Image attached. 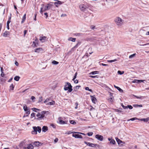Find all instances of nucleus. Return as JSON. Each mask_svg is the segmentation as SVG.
<instances>
[{
  "mask_svg": "<svg viewBox=\"0 0 149 149\" xmlns=\"http://www.w3.org/2000/svg\"><path fill=\"white\" fill-rule=\"evenodd\" d=\"M49 100V99H47L44 102V103H47L48 102Z\"/></svg>",
  "mask_w": 149,
  "mask_h": 149,
  "instance_id": "53",
  "label": "nucleus"
},
{
  "mask_svg": "<svg viewBox=\"0 0 149 149\" xmlns=\"http://www.w3.org/2000/svg\"><path fill=\"white\" fill-rule=\"evenodd\" d=\"M58 139L57 138H56L54 140V142L55 143H56L58 142Z\"/></svg>",
  "mask_w": 149,
  "mask_h": 149,
  "instance_id": "56",
  "label": "nucleus"
},
{
  "mask_svg": "<svg viewBox=\"0 0 149 149\" xmlns=\"http://www.w3.org/2000/svg\"><path fill=\"white\" fill-rule=\"evenodd\" d=\"M55 104V102L54 101H52V102H49L47 103H46V104L47 105H53Z\"/></svg>",
  "mask_w": 149,
  "mask_h": 149,
  "instance_id": "26",
  "label": "nucleus"
},
{
  "mask_svg": "<svg viewBox=\"0 0 149 149\" xmlns=\"http://www.w3.org/2000/svg\"><path fill=\"white\" fill-rule=\"evenodd\" d=\"M36 99L35 97L33 96H32L31 97V99L32 100H35Z\"/></svg>",
  "mask_w": 149,
  "mask_h": 149,
  "instance_id": "63",
  "label": "nucleus"
},
{
  "mask_svg": "<svg viewBox=\"0 0 149 149\" xmlns=\"http://www.w3.org/2000/svg\"><path fill=\"white\" fill-rule=\"evenodd\" d=\"M77 72H76L75 73V75L74 77L72 79V81H74V79L76 78L77 76Z\"/></svg>",
  "mask_w": 149,
  "mask_h": 149,
  "instance_id": "46",
  "label": "nucleus"
},
{
  "mask_svg": "<svg viewBox=\"0 0 149 149\" xmlns=\"http://www.w3.org/2000/svg\"><path fill=\"white\" fill-rule=\"evenodd\" d=\"M90 96L92 102L94 104L95 103V102L97 101L96 99L93 96L91 95Z\"/></svg>",
  "mask_w": 149,
  "mask_h": 149,
  "instance_id": "16",
  "label": "nucleus"
},
{
  "mask_svg": "<svg viewBox=\"0 0 149 149\" xmlns=\"http://www.w3.org/2000/svg\"><path fill=\"white\" fill-rule=\"evenodd\" d=\"M67 121H64L62 120H59L58 123L60 124H63L67 123Z\"/></svg>",
  "mask_w": 149,
  "mask_h": 149,
  "instance_id": "23",
  "label": "nucleus"
},
{
  "mask_svg": "<svg viewBox=\"0 0 149 149\" xmlns=\"http://www.w3.org/2000/svg\"><path fill=\"white\" fill-rule=\"evenodd\" d=\"M89 77H91V78H98V76L97 75H95V76L90 75L89 76Z\"/></svg>",
  "mask_w": 149,
  "mask_h": 149,
  "instance_id": "48",
  "label": "nucleus"
},
{
  "mask_svg": "<svg viewBox=\"0 0 149 149\" xmlns=\"http://www.w3.org/2000/svg\"><path fill=\"white\" fill-rule=\"evenodd\" d=\"M42 101V97H41L39 98V102H41Z\"/></svg>",
  "mask_w": 149,
  "mask_h": 149,
  "instance_id": "58",
  "label": "nucleus"
},
{
  "mask_svg": "<svg viewBox=\"0 0 149 149\" xmlns=\"http://www.w3.org/2000/svg\"><path fill=\"white\" fill-rule=\"evenodd\" d=\"M44 50L42 48H38L35 49V52L37 53H39L43 51Z\"/></svg>",
  "mask_w": 149,
  "mask_h": 149,
  "instance_id": "11",
  "label": "nucleus"
},
{
  "mask_svg": "<svg viewBox=\"0 0 149 149\" xmlns=\"http://www.w3.org/2000/svg\"><path fill=\"white\" fill-rule=\"evenodd\" d=\"M14 88V86L13 84H12L10 86V90H13Z\"/></svg>",
  "mask_w": 149,
  "mask_h": 149,
  "instance_id": "35",
  "label": "nucleus"
},
{
  "mask_svg": "<svg viewBox=\"0 0 149 149\" xmlns=\"http://www.w3.org/2000/svg\"><path fill=\"white\" fill-rule=\"evenodd\" d=\"M76 133V132H71V131H69L68 133H67V134H72V133L73 134L74 133Z\"/></svg>",
  "mask_w": 149,
  "mask_h": 149,
  "instance_id": "52",
  "label": "nucleus"
},
{
  "mask_svg": "<svg viewBox=\"0 0 149 149\" xmlns=\"http://www.w3.org/2000/svg\"><path fill=\"white\" fill-rule=\"evenodd\" d=\"M95 137L100 141H102L103 139V136L100 134H98L96 135L95 136Z\"/></svg>",
  "mask_w": 149,
  "mask_h": 149,
  "instance_id": "9",
  "label": "nucleus"
},
{
  "mask_svg": "<svg viewBox=\"0 0 149 149\" xmlns=\"http://www.w3.org/2000/svg\"><path fill=\"white\" fill-rule=\"evenodd\" d=\"M82 34L81 33H75L74 34V35L76 36H82Z\"/></svg>",
  "mask_w": 149,
  "mask_h": 149,
  "instance_id": "39",
  "label": "nucleus"
},
{
  "mask_svg": "<svg viewBox=\"0 0 149 149\" xmlns=\"http://www.w3.org/2000/svg\"><path fill=\"white\" fill-rule=\"evenodd\" d=\"M32 110L36 112H37L38 111H40V109H36V108H33L32 109Z\"/></svg>",
  "mask_w": 149,
  "mask_h": 149,
  "instance_id": "33",
  "label": "nucleus"
},
{
  "mask_svg": "<svg viewBox=\"0 0 149 149\" xmlns=\"http://www.w3.org/2000/svg\"><path fill=\"white\" fill-rule=\"evenodd\" d=\"M33 131H32V133L33 134H36L37 131L39 133H40L41 131V128L39 126H38L37 127H33Z\"/></svg>",
  "mask_w": 149,
  "mask_h": 149,
  "instance_id": "4",
  "label": "nucleus"
},
{
  "mask_svg": "<svg viewBox=\"0 0 149 149\" xmlns=\"http://www.w3.org/2000/svg\"><path fill=\"white\" fill-rule=\"evenodd\" d=\"M20 79V77L18 76H16L14 78L15 80L18 81Z\"/></svg>",
  "mask_w": 149,
  "mask_h": 149,
  "instance_id": "34",
  "label": "nucleus"
},
{
  "mask_svg": "<svg viewBox=\"0 0 149 149\" xmlns=\"http://www.w3.org/2000/svg\"><path fill=\"white\" fill-rule=\"evenodd\" d=\"M139 120V119L137 118L136 117L133 118H131L130 119H128L127 120V121H129L130 120L133 121V120Z\"/></svg>",
  "mask_w": 149,
  "mask_h": 149,
  "instance_id": "31",
  "label": "nucleus"
},
{
  "mask_svg": "<svg viewBox=\"0 0 149 149\" xmlns=\"http://www.w3.org/2000/svg\"><path fill=\"white\" fill-rule=\"evenodd\" d=\"M90 28L91 29L94 30L95 29H96V28H95V26L94 25H91L90 26Z\"/></svg>",
  "mask_w": 149,
  "mask_h": 149,
  "instance_id": "47",
  "label": "nucleus"
},
{
  "mask_svg": "<svg viewBox=\"0 0 149 149\" xmlns=\"http://www.w3.org/2000/svg\"><path fill=\"white\" fill-rule=\"evenodd\" d=\"M99 85L103 87H107V85H105V84H103L102 83H100L99 84Z\"/></svg>",
  "mask_w": 149,
  "mask_h": 149,
  "instance_id": "32",
  "label": "nucleus"
},
{
  "mask_svg": "<svg viewBox=\"0 0 149 149\" xmlns=\"http://www.w3.org/2000/svg\"><path fill=\"white\" fill-rule=\"evenodd\" d=\"M108 100L109 101L112 102L114 101V98L113 97H110L108 99Z\"/></svg>",
  "mask_w": 149,
  "mask_h": 149,
  "instance_id": "41",
  "label": "nucleus"
},
{
  "mask_svg": "<svg viewBox=\"0 0 149 149\" xmlns=\"http://www.w3.org/2000/svg\"><path fill=\"white\" fill-rule=\"evenodd\" d=\"M80 10L84 12H86L88 9V6L87 5L81 4L79 6Z\"/></svg>",
  "mask_w": 149,
  "mask_h": 149,
  "instance_id": "5",
  "label": "nucleus"
},
{
  "mask_svg": "<svg viewBox=\"0 0 149 149\" xmlns=\"http://www.w3.org/2000/svg\"><path fill=\"white\" fill-rule=\"evenodd\" d=\"M40 143L39 141H35L33 143V144L37 146H40Z\"/></svg>",
  "mask_w": 149,
  "mask_h": 149,
  "instance_id": "29",
  "label": "nucleus"
},
{
  "mask_svg": "<svg viewBox=\"0 0 149 149\" xmlns=\"http://www.w3.org/2000/svg\"><path fill=\"white\" fill-rule=\"evenodd\" d=\"M66 16V15L65 14H63L61 15V17H65Z\"/></svg>",
  "mask_w": 149,
  "mask_h": 149,
  "instance_id": "62",
  "label": "nucleus"
},
{
  "mask_svg": "<svg viewBox=\"0 0 149 149\" xmlns=\"http://www.w3.org/2000/svg\"><path fill=\"white\" fill-rule=\"evenodd\" d=\"M99 73V72L98 71H93L89 73V74H93L94 75L96 74H98Z\"/></svg>",
  "mask_w": 149,
  "mask_h": 149,
  "instance_id": "24",
  "label": "nucleus"
},
{
  "mask_svg": "<svg viewBox=\"0 0 149 149\" xmlns=\"http://www.w3.org/2000/svg\"><path fill=\"white\" fill-rule=\"evenodd\" d=\"M26 14H25L23 16V17H22V20L21 21V23L22 24V23H23L24 22L25 20L26 19Z\"/></svg>",
  "mask_w": 149,
  "mask_h": 149,
  "instance_id": "25",
  "label": "nucleus"
},
{
  "mask_svg": "<svg viewBox=\"0 0 149 149\" xmlns=\"http://www.w3.org/2000/svg\"><path fill=\"white\" fill-rule=\"evenodd\" d=\"M85 89L86 91H88L90 92H92V90L91 89H90L88 87H86Z\"/></svg>",
  "mask_w": 149,
  "mask_h": 149,
  "instance_id": "43",
  "label": "nucleus"
},
{
  "mask_svg": "<svg viewBox=\"0 0 149 149\" xmlns=\"http://www.w3.org/2000/svg\"><path fill=\"white\" fill-rule=\"evenodd\" d=\"M84 143L86 144L88 146H89L92 147H94L96 145V144H95L93 143H91L90 142H88L86 141L84 142Z\"/></svg>",
  "mask_w": 149,
  "mask_h": 149,
  "instance_id": "10",
  "label": "nucleus"
},
{
  "mask_svg": "<svg viewBox=\"0 0 149 149\" xmlns=\"http://www.w3.org/2000/svg\"><path fill=\"white\" fill-rule=\"evenodd\" d=\"M132 82L133 83H139V81L138 79H134L133 81H132Z\"/></svg>",
  "mask_w": 149,
  "mask_h": 149,
  "instance_id": "42",
  "label": "nucleus"
},
{
  "mask_svg": "<svg viewBox=\"0 0 149 149\" xmlns=\"http://www.w3.org/2000/svg\"><path fill=\"white\" fill-rule=\"evenodd\" d=\"M9 35V32L8 31H5L3 34V36L5 37H7Z\"/></svg>",
  "mask_w": 149,
  "mask_h": 149,
  "instance_id": "18",
  "label": "nucleus"
},
{
  "mask_svg": "<svg viewBox=\"0 0 149 149\" xmlns=\"http://www.w3.org/2000/svg\"><path fill=\"white\" fill-rule=\"evenodd\" d=\"M136 55V54H135V53L134 54L130 55L129 56V58H133Z\"/></svg>",
  "mask_w": 149,
  "mask_h": 149,
  "instance_id": "38",
  "label": "nucleus"
},
{
  "mask_svg": "<svg viewBox=\"0 0 149 149\" xmlns=\"http://www.w3.org/2000/svg\"><path fill=\"white\" fill-rule=\"evenodd\" d=\"M117 61H118V60H117V59H115L113 60H108L107 61H108V62H109V63H112L113 62H115Z\"/></svg>",
  "mask_w": 149,
  "mask_h": 149,
  "instance_id": "36",
  "label": "nucleus"
},
{
  "mask_svg": "<svg viewBox=\"0 0 149 149\" xmlns=\"http://www.w3.org/2000/svg\"><path fill=\"white\" fill-rule=\"evenodd\" d=\"M116 139L119 145H122V143H123L122 141L120 140L118 138H116Z\"/></svg>",
  "mask_w": 149,
  "mask_h": 149,
  "instance_id": "21",
  "label": "nucleus"
},
{
  "mask_svg": "<svg viewBox=\"0 0 149 149\" xmlns=\"http://www.w3.org/2000/svg\"><path fill=\"white\" fill-rule=\"evenodd\" d=\"M47 112L46 111H43L40 113H38L36 115V116L37 117V119L39 120L43 119L45 116V114Z\"/></svg>",
  "mask_w": 149,
  "mask_h": 149,
  "instance_id": "2",
  "label": "nucleus"
},
{
  "mask_svg": "<svg viewBox=\"0 0 149 149\" xmlns=\"http://www.w3.org/2000/svg\"><path fill=\"white\" fill-rule=\"evenodd\" d=\"M128 108L130 109H131L133 108V107L131 105H127V108Z\"/></svg>",
  "mask_w": 149,
  "mask_h": 149,
  "instance_id": "51",
  "label": "nucleus"
},
{
  "mask_svg": "<svg viewBox=\"0 0 149 149\" xmlns=\"http://www.w3.org/2000/svg\"><path fill=\"white\" fill-rule=\"evenodd\" d=\"M133 106L135 107H138V104H134L133 105Z\"/></svg>",
  "mask_w": 149,
  "mask_h": 149,
  "instance_id": "64",
  "label": "nucleus"
},
{
  "mask_svg": "<svg viewBox=\"0 0 149 149\" xmlns=\"http://www.w3.org/2000/svg\"><path fill=\"white\" fill-rule=\"evenodd\" d=\"M23 108L24 110L26 112V113L27 114L26 116H28L30 113L29 109L28 108L26 104L24 105Z\"/></svg>",
  "mask_w": 149,
  "mask_h": 149,
  "instance_id": "8",
  "label": "nucleus"
},
{
  "mask_svg": "<svg viewBox=\"0 0 149 149\" xmlns=\"http://www.w3.org/2000/svg\"><path fill=\"white\" fill-rule=\"evenodd\" d=\"M74 81V83H75V84H77L78 83V81L77 80V79H76V80H74V81Z\"/></svg>",
  "mask_w": 149,
  "mask_h": 149,
  "instance_id": "57",
  "label": "nucleus"
},
{
  "mask_svg": "<svg viewBox=\"0 0 149 149\" xmlns=\"http://www.w3.org/2000/svg\"><path fill=\"white\" fill-rule=\"evenodd\" d=\"M47 5L48 7V10L50 9H51V8L53 7V5L51 4H48Z\"/></svg>",
  "mask_w": 149,
  "mask_h": 149,
  "instance_id": "30",
  "label": "nucleus"
},
{
  "mask_svg": "<svg viewBox=\"0 0 149 149\" xmlns=\"http://www.w3.org/2000/svg\"><path fill=\"white\" fill-rule=\"evenodd\" d=\"M47 10H48L47 5L45 6L44 4H43L42 5V7L40 8V13L42 15L43 12Z\"/></svg>",
  "mask_w": 149,
  "mask_h": 149,
  "instance_id": "7",
  "label": "nucleus"
},
{
  "mask_svg": "<svg viewBox=\"0 0 149 149\" xmlns=\"http://www.w3.org/2000/svg\"><path fill=\"white\" fill-rule=\"evenodd\" d=\"M81 87L80 86H77L74 88V90L75 91H77Z\"/></svg>",
  "mask_w": 149,
  "mask_h": 149,
  "instance_id": "27",
  "label": "nucleus"
},
{
  "mask_svg": "<svg viewBox=\"0 0 149 149\" xmlns=\"http://www.w3.org/2000/svg\"><path fill=\"white\" fill-rule=\"evenodd\" d=\"M114 87L115 88H117L119 91L120 92H123V90L122 89L120 88V87L116 86L115 85H114Z\"/></svg>",
  "mask_w": 149,
  "mask_h": 149,
  "instance_id": "28",
  "label": "nucleus"
},
{
  "mask_svg": "<svg viewBox=\"0 0 149 149\" xmlns=\"http://www.w3.org/2000/svg\"><path fill=\"white\" fill-rule=\"evenodd\" d=\"M34 148L33 146L31 143L27 145V147L26 148H27L28 149H33Z\"/></svg>",
  "mask_w": 149,
  "mask_h": 149,
  "instance_id": "12",
  "label": "nucleus"
},
{
  "mask_svg": "<svg viewBox=\"0 0 149 149\" xmlns=\"http://www.w3.org/2000/svg\"><path fill=\"white\" fill-rule=\"evenodd\" d=\"M48 130V128L47 126H43L42 128V130L43 132H46Z\"/></svg>",
  "mask_w": 149,
  "mask_h": 149,
  "instance_id": "19",
  "label": "nucleus"
},
{
  "mask_svg": "<svg viewBox=\"0 0 149 149\" xmlns=\"http://www.w3.org/2000/svg\"><path fill=\"white\" fill-rule=\"evenodd\" d=\"M124 73V71L121 72L120 71L118 70V73L119 74H120V75H121L123 74Z\"/></svg>",
  "mask_w": 149,
  "mask_h": 149,
  "instance_id": "45",
  "label": "nucleus"
},
{
  "mask_svg": "<svg viewBox=\"0 0 149 149\" xmlns=\"http://www.w3.org/2000/svg\"><path fill=\"white\" fill-rule=\"evenodd\" d=\"M81 42H78L77 44H76V45L72 48V50L73 49L74 50V49H75V48L78 47L81 45Z\"/></svg>",
  "mask_w": 149,
  "mask_h": 149,
  "instance_id": "17",
  "label": "nucleus"
},
{
  "mask_svg": "<svg viewBox=\"0 0 149 149\" xmlns=\"http://www.w3.org/2000/svg\"><path fill=\"white\" fill-rule=\"evenodd\" d=\"M93 134V133L92 132H89L87 134L88 136H91Z\"/></svg>",
  "mask_w": 149,
  "mask_h": 149,
  "instance_id": "50",
  "label": "nucleus"
},
{
  "mask_svg": "<svg viewBox=\"0 0 149 149\" xmlns=\"http://www.w3.org/2000/svg\"><path fill=\"white\" fill-rule=\"evenodd\" d=\"M139 120L141 121H143L145 122H147L149 120V117H148L145 118L139 119Z\"/></svg>",
  "mask_w": 149,
  "mask_h": 149,
  "instance_id": "20",
  "label": "nucleus"
},
{
  "mask_svg": "<svg viewBox=\"0 0 149 149\" xmlns=\"http://www.w3.org/2000/svg\"><path fill=\"white\" fill-rule=\"evenodd\" d=\"M138 80L139 81V83L141 82H143L144 81H146V80Z\"/></svg>",
  "mask_w": 149,
  "mask_h": 149,
  "instance_id": "59",
  "label": "nucleus"
},
{
  "mask_svg": "<svg viewBox=\"0 0 149 149\" xmlns=\"http://www.w3.org/2000/svg\"><path fill=\"white\" fill-rule=\"evenodd\" d=\"M32 45L33 47H37V46L36 45V42L35 41H35L33 42V44Z\"/></svg>",
  "mask_w": 149,
  "mask_h": 149,
  "instance_id": "40",
  "label": "nucleus"
},
{
  "mask_svg": "<svg viewBox=\"0 0 149 149\" xmlns=\"http://www.w3.org/2000/svg\"><path fill=\"white\" fill-rule=\"evenodd\" d=\"M52 63L54 65H57L58 63V62L54 60L52 61Z\"/></svg>",
  "mask_w": 149,
  "mask_h": 149,
  "instance_id": "37",
  "label": "nucleus"
},
{
  "mask_svg": "<svg viewBox=\"0 0 149 149\" xmlns=\"http://www.w3.org/2000/svg\"><path fill=\"white\" fill-rule=\"evenodd\" d=\"M51 126L54 128H56L55 125L53 124H51Z\"/></svg>",
  "mask_w": 149,
  "mask_h": 149,
  "instance_id": "54",
  "label": "nucleus"
},
{
  "mask_svg": "<svg viewBox=\"0 0 149 149\" xmlns=\"http://www.w3.org/2000/svg\"><path fill=\"white\" fill-rule=\"evenodd\" d=\"M70 123L72 124H76V122H75L74 120H71L70 121Z\"/></svg>",
  "mask_w": 149,
  "mask_h": 149,
  "instance_id": "44",
  "label": "nucleus"
},
{
  "mask_svg": "<svg viewBox=\"0 0 149 149\" xmlns=\"http://www.w3.org/2000/svg\"><path fill=\"white\" fill-rule=\"evenodd\" d=\"M1 77H3V76H4V74L3 73V72H1Z\"/></svg>",
  "mask_w": 149,
  "mask_h": 149,
  "instance_id": "60",
  "label": "nucleus"
},
{
  "mask_svg": "<svg viewBox=\"0 0 149 149\" xmlns=\"http://www.w3.org/2000/svg\"><path fill=\"white\" fill-rule=\"evenodd\" d=\"M44 14L46 16V17L45 18L46 19H47L48 17V14L47 13H44Z\"/></svg>",
  "mask_w": 149,
  "mask_h": 149,
  "instance_id": "55",
  "label": "nucleus"
},
{
  "mask_svg": "<svg viewBox=\"0 0 149 149\" xmlns=\"http://www.w3.org/2000/svg\"><path fill=\"white\" fill-rule=\"evenodd\" d=\"M149 45V43H146V44H145L140 45V46H145V45Z\"/></svg>",
  "mask_w": 149,
  "mask_h": 149,
  "instance_id": "61",
  "label": "nucleus"
},
{
  "mask_svg": "<svg viewBox=\"0 0 149 149\" xmlns=\"http://www.w3.org/2000/svg\"><path fill=\"white\" fill-rule=\"evenodd\" d=\"M114 21L117 25L120 26L123 24L124 22V20L119 17H116Z\"/></svg>",
  "mask_w": 149,
  "mask_h": 149,
  "instance_id": "3",
  "label": "nucleus"
},
{
  "mask_svg": "<svg viewBox=\"0 0 149 149\" xmlns=\"http://www.w3.org/2000/svg\"><path fill=\"white\" fill-rule=\"evenodd\" d=\"M46 38L47 37L46 36L40 37L39 40L41 42H43L45 41Z\"/></svg>",
  "mask_w": 149,
  "mask_h": 149,
  "instance_id": "15",
  "label": "nucleus"
},
{
  "mask_svg": "<svg viewBox=\"0 0 149 149\" xmlns=\"http://www.w3.org/2000/svg\"><path fill=\"white\" fill-rule=\"evenodd\" d=\"M35 113H33L31 114V118H32L35 116Z\"/></svg>",
  "mask_w": 149,
  "mask_h": 149,
  "instance_id": "49",
  "label": "nucleus"
},
{
  "mask_svg": "<svg viewBox=\"0 0 149 149\" xmlns=\"http://www.w3.org/2000/svg\"><path fill=\"white\" fill-rule=\"evenodd\" d=\"M108 140L109 141H110V143L112 144H113L114 145L116 143V142L112 138H108Z\"/></svg>",
  "mask_w": 149,
  "mask_h": 149,
  "instance_id": "13",
  "label": "nucleus"
},
{
  "mask_svg": "<svg viewBox=\"0 0 149 149\" xmlns=\"http://www.w3.org/2000/svg\"><path fill=\"white\" fill-rule=\"evenodd\" d=\"M63 3V2H62L60 1H57L55 2L54 3V4L56 7H58V5L62 4Z\"/></svg>",
  "mask_w": 149,
  "mask_h": 149,
  "instance_id": "14",
  "label": "nucleus"
},
{
  "mask_svg": "<svg viewBox=\"0 0 149 149\" xmlns=\"http://www.w3.org/2000/svg\"><path fill=\"white\" fill-rule=\"evenodd\" d=\"M76 38L72 37H70L68 39V41H70L73 42H75L76 41Z\"/></svg>",
  "mask_w": 149,
  "mask_h": 149,
  "instance_id": "22",
  "label": "nucleus"
},
{
  "mask_svg": "<svg viewBox=\"0 0 149 149\" xmlns=\"http://www.w3.org/2000/svg\"><path fill=\"white\" fill-rule=\"evenodd\" d=\"M65 84L64 86V89L65 91H68V92L70 93L72 91V86L69 82H65Z\"/></svg>",
  "mask_w": 149,
  "mask_h": 149,
  "instance_id": "1",
  "label": "nucleus"
},
{
  "mask_svg": "<svg viewBox=\"0 0 149 149\" xmlns=\"http://www.w3.org/2000/svg\"><path fill=\"white\" fill-rule=\"evenodd\" d=\"M76 133H74L72 134V136L74 137L75 138H82V136L79 134H84V133H80V132H76Z\"/></svg>",
  "mask_w": 149,
  "mask_h": 149,
  "instance_id": "6",
  "label": "nucleus"
}]
</instances>
